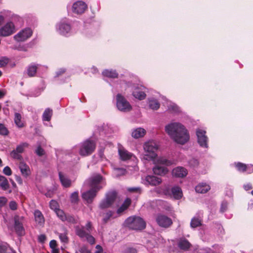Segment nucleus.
<instances>
[{"instance_id": "f257e3e1", "label": "nucleus", "mask_w": 253, "mask_h": 253, "mask_svg": "<svg viewBox=\"0 0 253 253\" xmlns=\"http://www.w3.org/2000/svg\"><path fill=\"white\" fill-rule=\"evenodd\" d=\"M166 131L176 143L184 144L189 139L187 130L183 125L178 123H173L166 126Z\"/></svg>"}, {"instance_id": "f03ea898", "label": "nucleus", "mask_w": 253, "mask_h": 253, "mask_svg": "<svg viewBox=\"0 0 253 253\" xmlns=\"http://www.w3.org/2000/svg\"><path fill=\"white\" fill-rule=\"evenodd\" d=\"M143 148L146 154L143 156V159L148 161H154L157 156L156 152L159 146L154 141H149L145 142L143 145Z\"/></svg>"}, {"instance_id": "7ed1b4c3", "label": "nucleus", "mask_w": 253, "mask_h": 253, "mask_svg": "<svg viewBox=\"0 0 253 253\" xmlns=\"http://www.w3.org/2000/svg\"><path fill=\"white\" fill-rule=\"evenodd\" d=\"M125 224L128 228L135 230H141L146 227V223L140 217L133 216L128 217Z\"/></svg>"}, {"instance_id": "20e7f679", "label": "nucleus", "mask_w": 253, "mask_h": 253, "mask_svg": "<svg viewBox=\"0 0 253 253\" xmlns=\"http://www.w3.org/2000/svg\"><path fill=\"white\" fill-rule=\"evenodd\" d=\"M95 148V142L93 140L87 139L82 144L80 149V154L82 156L90 155L94 151Z\"/></svg>"}, {"instance_id": "39448f33", "label": "nucleus", "mask_w": 253, "mask_h": 253, "mask_svg": "<svg viewBox=\"0 0 253 253\" xmlns=\"http://www.w3.org/2000/svg\"><path fill=\"white\" fill-rule=\"evenodd\" d=\"M117 196V193L115 191L108 192L105 195V198L100 202L99 208L104 210L111 207L115 202Z\"/></svg>"}, {"instance_id": "423d86ee", "label": "nucleus", "mask_w": 253, "mask_h": 253, "mask_svg": "<svg viewBox=\"0 0 253 253\" xmlns=\"http://www.w3.org/2000/svg\"><path fill=\"white\" fill-rule=\"evenodd\" d=\"M117 106L119 110L123 112H128L132 109L129 103L120 94L117 95Z\"/></svg>"}, {"instance_id": "0eeeda50", "label": "nucleus", "mask_w": 253, "mask_h": 253, "mask_svg": "<svg viewBox=\"0 0 253 253\" xmlns=\"http://www.w3.org/2000/svg\"><path fill=\"white\" fill-rule=\"evenodd\" d=\"M156 221L158 225L163 228H168L172 224L171 219L163 214H158L156 217Z\"/></svg>"}, {"instance_id": "6e6552de", "label": "nucleus", "mask_w": 253, "mask_h": 253, "mask_svg": "<svg viewBox=\"0 0 253 253\" xmlns=\"http://www.w3.org/2000/svg\"><path fill=\"white\" fill-rule=\"evenodd\" d=\"M23 216L19 215H15L14 217V229L16 234L20 236H24L25 234V229L23 225Z\"/></svg>"}, {"instance_id": "1a4fd4ad", "label": "nucleus", "mask_w": 253, "mask_h": 253, "mask_svg": "<svg viewBox=\"0 0 253 253\" xmlns=\"http://www.w3.org/2000/svg\"><path fill=\"white\" fill-rule=\"evenodd\" d=\"M103 176L99 174H96L89 178V185L91 189L99 191L102 187L100 185L101 182L103 180Z\"/></svg>"}, {"instance_id": "9d476101", "label": "nucleus", "mask_w": 253, "mask_h": 253, "mask_svg": "<svg viewBox=\"0 0 253 253\" xmlns=\"http://www.w3.org/2000/svg\"><path fill=\"white\" fill-rule=\"evenodd\" d=\"M15 32V26L11 22H7L4 26L0 29V36L7 37Z\"/></svg>"}, {"instance_id": "9b49d317", "label": "nucleus", "mask_w": 253, "mask_h": 253, "mask_svg": "<svg viewBox=\"0 0 253 253\" xmlns=\"http://www.w3.org/2000/svg\"><path fill=\"white\" fill-rule=\"evenodd\" d=\"M206 131L200 129L196 131V135L198 138V142L199 145L203 147L207 148L208 138L206 135Z\"/></svg>"}, {"instance_id": "f8f14e48", "label": "nucleus", "mask_w": 253, "mask_h": 253, "mask_svg": "<svg viewBox=\"0 0 253 253\" xmlns=\"http://www.w3.org/2000/svg\"><path fill=\"white\" fill-rule=\"evenodd\" d=\"M32 33L31 29H25L15 35L14 39L18 42H24L31 37Z\"/></svg>"}, {"instance_id": "ddd939ff", "label": "nucleus", "mask_w": 253, "mask_h": 253, "mask_svg": "<svg viewBox=\"0 0 253 253\" xmlns=\"http://www.w3.org/2000/svg\"><path fill=\"white\" fill-rule=\"evenodd\" d=\"M87 8L86 3L82 1H78L74 3L72 6L73 12L77 14H82Z\"/></svg>"}, {"instance_id": "4468645a", "label": "nucleus", "mask_w": 253, "mask_h": 253, "mask_svg": "<svg viewBox=\"0 0 253 253\" xmlns=\"http://www.w3.org/2000/svg\"><path fill=\"white\" fill-rule=\"evenodd\" d=\"M234 166L237 170L240 172H247L249 174H251L253 172V165H246L241 162H237L234 163Z\"/></svg>"}, {"instance_id": "2eb2a0df", "label": "nucleus", "mask_w": 253, "mask_h": 253, "mask_svg": "<svg viewBox=\"0 0 253 253\" xmlns=\"http://www.w3.org/2000/svg\"><path fill=\"white\" fill-rule=\"evenodd\" d=\"M97 192L98 191L91 188L90 190L84 192L82 195V197L87 203L91 204L96 197Z\"/></svg>"}, {"instance_id": "dca6fc26", "label": "nucleus", "mask_w": 253, "mask_h": 253, "mask_svg": "<svg viewBox=\"0 0 253 253\" xmlns=\"http://www.w3.org/2000/svg\"><path fill=\"white\" fill-rule=\"evenodd\" d=\"M187 170L182 167H177L172 170V175L176 177H184L187 175Z\"/></svg>"}, {"instance_id": "f3484780", "label": "nucleus", "mask_w": 253, "mask_h": 253, "mask_svg": "<svg viewBox=\"0 0 253 253\" xmlns=\"http://www.w3.org/2000/svg\"><path fill=\"white\" fill-rule=\"evenodd\" d=\"M19 169L23 176L27 177L31 174L30 168L25 163L20 162L19 164Z\"/></svg>"}, {"instance_id": "a211bd4d", "label": "nucleus", "mask_w": 253, "mask_h": 253, "mask_svg": "<svg viewBox=\"0 0 253 253\" xmlns=\"http://www.w3.org/2000/svg\"><path fill=\"white\" fill-rule=\"evenodd\" d=\"M153 171L155 174L164 176L168 173L169 169L167 167L157 165L153 168Z\"/></svg>"}, {"instance_id": "6ab92c4d", "label": "nucleus", "mask_w": 253, "mask_h": 253, "mask_svg": "<svg viewBox=\"0 0 253 253\" xmlns=\"http://www.w3.org/2000/svg\"><path fill=\"white\" fill-rule=\"evenodd\" d=\"M71 31V26L69 24L61 23L58 25V31L59 33L63 36H67V35Z\"/></svg>"}, {"instance_id": "aec40b11", "label": "nucleus", "mask_w": 253, "mask_h": 253, "mask_svg": "<svg viewBox=\"0 0 253 253\" xmlns=\"http://www.w3.org/2000/svg\"><path fill=\"white\" fill-rule=\"evenodd\" d=\"M146 181L152 186H156L162 182V179L154 175H148L146 177Z\"/></svg>"}, {"instance_id": "412c9836", "label": "nucleus", "mask_w": 253, "mask_h": 253, "mask_svg": "<svg viewBox=\"0 0 253 253\" xmlns=\"http://www.w3.org/2000/svg\"><path fill=\"white\" fill-rule=\"evenodd\" d=\"M59 177L63 187L68 188L71 186V180L66 176L64 175L61 171L59 172Z\"/></svg>"}, {"instance_id": "4be33fe9", "label": "nucleus", "mask_w": 253, "mask_h": 253, "mask_svg": "<svg viewBox=\"0 0 253 253\" xmlns=\"http://www.w3.org/2000/svg\"><path fill=\"white\" fill-rule=\"evenodd\" d=\"M131 199L129 198H127L122 204L121 207L118 209L117 211V213L119 214H120L122 213H123L125 211L128 209V208L131 205Z\"/></svg>"}, {"instance_id": "5701e85b", "label": "nucleus", "mask_w": 253, "mask_h": 253, "mask_svg": "<svg viewBox=\"0 0 253 253\" xmlns=\"http://www.w3.org/2000/svg\"><path fill=\"white\" fill-rule=\"evenodd\" d=\"M145 134L146 130L144 128L138 127L132 131L131 136L134 138L138 139L143 137Z\"/></svg>"}, {"instance_id": "b1692460", "label": "nucleus", "mask_w": 253, "mask_h": 253, "mask_svg": "<svg viewBox=\"0 0 253 253\" xmlns=\"http://www.w3.org/2000/svg\"><path fill=\"white\" fill-rule=\"evenodd\" d=\"M210 186L206 184L201 183L198 184L195 187L196 192L201 194L207 193L210 190Z\"/></svg>"}, {"instance_id": "393cba45", "label": "nucleus", "mask_w": 253, "mask_h": 253, "mask_svg": "<svg viewBox=\"0 0 253 253\" xmlns=\"http://www.w3.org/2000/svg\"><path fill=\"white\" fill-rule=\"evenodd\" d=\"M171 191L174 199L179 200L182 198V191L179 186H174L171 188Z\"/></svg>"}, {"instance_id": "a878e982", "label": "nucleus", "mask_w": 253, "mask_h": 253, "mask_svg": "<svg viewBox=\"0 0 253 253\" xmlns=\"http://www.w3.org/2000/svg\"><path fill=\"white\" fill-rule=\"evenodd\" d=\"M35 219L36 222L40 225H42L44 222V217L41 211L36 210L34 212Z\"/></svg>"}, {"instance_id": "bb28decb", "label": "nucleus", "mask_w": 253, "mask_h": 253, "mask_svg": "<svg viewBox=\"0 0 253 253\" xmlns=\"http://www.w3.org/2000/svg\"><path fill=\"white\" fill-rule=\"evenodd\" d=\"M102 75L106 77L110 78H117L118 74L116 70L106 69L102 72Z\"/></svg>"}, {"instance_id": "cd10ccee", "label": "nucleus", "mask_w": 253, "mask_h": 253, "mask_svg": "<svg viewBox=\"0 0 253 253\" xmlns=\"http://www.w3.org/2000/svg\"><path fill=\"white\" fill-rule=\"evenodd\" d=\"M38 69V65L32 64L30 65L27 68V74L30 77H34L36 76Z\"/></svg>"}, {"instance_id": "c85d7f7f", "label": "nucleus", "mask_w": 253, "mask_h": 253, "mask_svg": "<svg viewBox=\"0 0 253 253\" xmlns=\"http://www.w3.org/2000/svg\"><path fill=\"white\" fill-rule=\"evenodd\" d=\"M119 153L121 159L123 161L130 159L132 156L131 153L125 149H120L119 150Z\"/></svg>"}, {"instance_id": "c756f323", "label": "nucleus", "mask_w": 253, "mask_h": 253, "mask_svg": "<svg viewBox=\"0 0 253 253\" xmlns=\"http://www.w3.org/2000/svg\"><path fill=\"white\" fill-rule=\"evenodd\" d=\"M22 116L19 113L14 114V123L19 128L23 127L25 126L24 124L21 121Z\"/></svg>"}, {"instance_id": "7c9ffc66", "label": "nucleus", "mask_w": 253, "mask_h": 253, "mask_svg": "<svg viewBox=\"0 0 253 253\" xmlns=\"http://www.w3.org/2000/svg\"><path fill=\"white\" fill-rule=\"evenodd\" d=\"M0 187L3 190H6L9 188V184L6 178L0 175Z\"/></svg>"}, {"instance_id": "2f4dec72", "label": "nucleus", "mask_w": 253, "mask_h": 253, "mask_svg": "<svg viewBox=\"0 0 253 253\" xmlns=\"http://www.w3.org/2000/svg\"><path fill=\"white\" fill-rule=\"evenodd\" d=\"M132 95L135 98H137L140 100L145 99L146 96L144 92L140 91L138 89H135L133 91Z\"/></svg>"}, {"instance_id": "473e14b6", "label": "nucleus", "mask_w": 253, "mask_h": 253, "mask_svg": "<svg viewBox=\"0 0 253 253\" xmlns=\"http://www.w3.org/2000/svg\"><path fill=\"white\" fill-rule=\"evenodd\" d=\"M52 115V110L49 108H46L42 115V120L45 121H49Z\"/></svg>"}, {"instance_id": "72a5a7b5", "label": "nucleus", "mask_w": 253, "mask_h": 253, "mask_svg": "<svg viewBox=\"0 0 253 253\" xmlns=\"http://www.w3.org/2000/svg\"><path fill=\"white\" fill-rule=\"evenodd\" d=\"M191 246L190 243L188 240L184 239L181 240L178 243V247L182 250H187Z\"/></svg>"}, {"instance_id": "f704fd0d", "label": "nucleus", "mask_w": 253, "mask_h": 253, "mask_svg": "<svg viewBox=\"0 0 253 253\" xmlns=\"http://www.w3.org/2000/svg\"><path fill=\"white\" fill-rule=\"evenodd\" d=\"M158 165H164L167 166H169L172 165L173 163L171 161L165 158L160 157L157 160Z\"/></svg>"}, {"instance_id": "c9c22d12", "label": "nucleus", "mask_w": 253, "mask_h": 253, "mask_svg": "<svg viewBox=\"0 0 253 253\" xmlns=\"http://www.w3.org/2000/svg\"><path fill=\"white\" fill-rule=\"evenodd\" d=\"M75 229L76 234L81 238L85 237L88 233L85 231L84 227L81 228L79 226H76Z\"/></svg>"}, {"instance_id": "e433bc0d", "label": "nucleus", "mask_w": 253, "mask_h": 253, "mask_svg": "<svg viewBox=\"0 0 253 253\" xmlns=\"http://www.w3.org/2000/svg\"><path fill=\"white\" fill-rule=\"evenodd\" d=\"M202 225V221L198 218L194 217L191 219L190 226L192 228H196Z\"/></svg>"}, {"instance_id": "4c0bfd02", "label": "nucleus", "mask_w": 253, "mask_h": 253, "mask_svg": "<svg viewBox=\"0 0 253 253\" xmlns=\"http://www.w3.org/2000/svg\"><path fill=\"white\" fill-rule=\"evenodd\" d=\"M149 106L151 109L157 110L160 108V104L158 100H151L149 102Z\"/></svg>"}, {"instance_id": "58836bf2", "label": "nucleus", "mask_w": 253, "mask_h": 253, "mask_svg": "<svg viewBox=\"0 0 253 253\" xmlns=\"http://www.w3.org/2000/svg\"><path fill=\"white\" fill-rule=\"evenodd\" d=\"M29 146V144L26 142H23L18 146H17L16 149L15 150L19 153V154H21L24 151V149L26 147H28Z\"/></svg>"}, {"instance_id": "ea45409f", "label": "nucleus", "mask_w": 253, "mask_h": 253, "mask_svg": "<svg viewBox=\"0 0 253 253\" xmlns=\"http://www.w3.org/2000/svg\"><path fill=\"white\" fill-rule=\"evenodd\" d=\"M10 157L15 160H18L19 161H22L23 160V157L22 155L16 152L15 150H13L10 153Z\"/></svg>"}, {"instance_id": "a19ab883", "label": "nucleus", "mask_w": 253, "mask_h": 253, "mask_svg": "<svg viewBox=\"0 0 253 253\" xmlns=\"http://www.w3.org/2000/svg\"><path fill=\"white\" fill-rule=\"evenodd\" d=\"M71 202L72 203H78L79 201V193L78 192H73L70 196Z\"/></svg>"}, {"instance_id": "79ce46f5", "label": "nucleus", "mask_w": 253, "mask_h": 253, "mask_svg": "<svg viewBox=\"0 0 253 253\" xmlns=\"http://www.w3.org/2000/svg\"><path fill=\"white\" fill-rule=\"evenodd\" d=\"M9 134V131L7 128L2 124H0V134L6 136Z\"/></svg>"}, {"instance_id": "37998d69", "label": "nucleus", "mask_w": 253, "mask_h": 253, "mask_svg": "<svg viewBox=\"0 0 253 253\" xmlns=\"http://www.w3.org/2000/svg\"><path fill=\"white\" fill-rule=\"evenodd\" d=\"M59 237L62 242L65 243H68L69 239L67 236V232L66 231L63 233H60L59 235Z\"/></svg>"}, {"instance_id": "c03bdc74", "label": "nucleus", "mask_w": 253, "mask_h": 253, "mask_svg": "<svg viewBox=\"0 0 253 253\" xmlns=\"http://www.w3.org/2000/svg\"><path fill=\"white\" fill-rule=\"evenodd\" d=\"M113 212L111 211H107L104 215V218H103V221L104 223H106L108 222L110 218L113 216Z\"/></svg>"}, {"instance_id": "a18cd8bd", "label": "nucleus", "mask_w": 253, "mask_h": 253, "mask_svg": "<svg viewBox=\"0 0 253 253\" xmlns=\"http://www.w3.org/2000/svg\"><path fill=\"white\" fill-rule=\"evenodd\" d=\"M9 61L8 58L6 57H2L0 58V68L5 67Z\"/></svg>"}, {"instance_id": "49530a36", "label": "nucleus", "mask_w": 253, "mask_h": 253, "mask_svg": "<svg viewBox=\"0 0 253 253\" xmlns=\"http://www.w3.org/2000/svg\"><path fill=\"white\" fill-rule=\"evenodd\" d=\"M57 216L62 221H64L65 219L66 214L64 213L63 211L58 209L55 211Z\"/></svg>"}, {"instance_id": "de8ad7c7", "label": "nucleus", "mask_w": 253, "mask_h": 253, "mask_svg": "<svg viewBox=\"0 0 253 253\" xmlns=\"http://www.w3.org/2000/svg\"><path fill=\"white\" fill-rule=\"evenodd\" d=\"M49 206H50V208H51V209H52L55 211H56L59 209H58V204L57 202L55 200H52L50 202Z\"/></svg>"}, {"instance_id": "09e8293b", "label": "nucleus", "mask_w": 253, "mask_h": 253, "mask_svg": "<svg viewBox=\"0 0 253 253\" xmlns=\"http://www.w3.org/2000/svg\"><path fill=\"white\" fill-rule=\"evenodd\" d=\"M35 153L40 157H42L45 154L44 149L41 146H39L37 147V149L35 150Z\"/></svg>"}, {"instance_id": "8fccbe9b", "label": "nucleus", "mask_w": 253, "mask_h": 253, "mask_svg": "<svg viewBox=\"0 0 253 253\" xmlns=\"http://www.w3.org/2000/svg\"><path fill=\"white\" fill-rule=\"evenodd\" d=\"M67 221L68 222H70L71 223H76V221L74 217L72 215H69V214H66L65 216V219H64V221Z\"/></svg>"}, {"instance_id": "3c124183", "label": "nucleus", "mask_w": 253, "mask_h": 253, "mask_svg": "<svg viewBox=\"0 0 253 253\" xmlns=\"http://www.w3.org/2000/svg\"><path fill=\"white\" fill-rule=\"evenodd\" d=\"M189 165L192 167H197L199 164L198 160L195 158H192L189 161Z\"/></svg>"}, {"instance_id": "603ef678", "label": "nucleus", "mask_w": 253, "mask_h": 253, "mask_svg": "<svg viewBox=\"0 0 253 253\" xmlns=\"http://www.w3.org/2000/svg\"><path fill=\"white\" fill-rule=\"evenodd\" d=\"M127 191L131 193H141V189L140 187H129L128 188Z\"/></svg>"}, {"instance_id": "864d4df0", "label": "nucleus", "mask_w": 253, "mask_h": 253, "mask_svg": "<svg viewBox=\"0 0 253 253\" xmlns=\"http://www.w3.org/2000/svg\"><path fill=\"white\" fill-rule=\"evenodd\" d=\"M7 202V199L5 197H0V211L1 208L4 207Z\"/></svg>"}, {"instance_id": "5fc2aeb1", "label": "nucleus", "mask_w": 253, "mask_h": 253, "mask_svg": "<svg viewBox=\"0 0 253 253\" xmlns=\"http://www.w3.org/2000/svg\"><path fill=\"white\" fill-rule=\"evenodd\" d=\"M3 172L4 174L7 176H10L12 174V170L8 166H6L4 168Z\"/></svg>"}, {"instance_id": "6e6d98bb", "label": "nucleus", "mask_w": 253, "mask_h": 253, "mask_svg": "<svg viewBox=\"0 0 253 253\" xmlns=\"http://www.w3.org/2000/svg\"><path fill=\"white\" fill-rule=\"evenodd\" d=\"M87 242L89 243L90 244H94L95 243V239L94 238L90 235L89 233H88L86 236L85 237Z\"/></svg>"}, {"instance_id": "4d7b16f0", "label": "nucleus", "mask_w": 253, "mask_h": 253, "mask_svg": "<svg viewBox=\"0 0 253 253\" xmlns=\"http://www.w3.org/2000/svg\"><path fill=\"white\" fill-rule=\"evenodd\" d=\"M9 208L12 211H15L17 209V204L16 202L14 201L9 202Z\"/></svg>"}, {"instance_id": "13d9d810", "label": "nucleus", "mask_w": 253, "mask_h": 253, "mask_svg": "<svg viewBox=\"0 0 253 253\" xmlns=\"http://www.w3.org/2000/svg\"><path fill=\"white\" fill-rule=\"evenodd\" d=\"M66 72V70L65 69H60L58 70L55 73V77H58L63 74H64Z\"/></svg>"}, {"instance_id": "bf43d9fd", "label": "nucleus", "mask_w": 253, "mask_h": 253, "mask_svg": "<svg viewBox=\"0 0 253 253\" xmlns=\"http://www.w3.org/2000/svg\"><path fill=\"white\" fill-rule=\"evenodd\" d=\"M85 228H86V230L88 231V233H90V232L92 229V224L90 221H88L87 222V223L85 225Z\"/></svg>"}, {"instance_id": "052dcab7", "label": "nucleus", "mask_w": 253, "mask_h": 253, "mask_svg": "<svg viewBox=\"0 0 253 253\" xmlns=\"http://www.w3.org/2000/svg\"><path fill=\"white\" fill-rule=\"evenodd\" d=\"M57 246V242L55 240L50 241L49 243V246L51 249L55 248Z\"/></svg>"}, {"instance_id": "680f3d73", "label": "nucleus", "mask_w": 253, "mask_h": 253, "mask_svg": "<svg viewBox=\"0 0 253 253\" xmlns=\"http://www.w3.org/2000/svg\"><path fill=\"white\" fill-rule=\"evenodd\" d=\"M7 251V247L5 245L0 246V253H5Z\"/></svg>"}, {"instance_id": "e2e57ef3", "label": "nucleus", "mask_w": 253, "mask_h": 253, "mask_svg": "<svg viewBox=\"0 0 253 253\" xmlns=\"http://www.w3.org/2000/svg\"><path fill=\"white\" fill-rule=\"evenodd\" d=\"M46 240V236L45 235L42 234L39 236V241L40 242L43 243Z\"/></svg>"}, {"instance_id": "0e129e2a", "label": "nucleus", "mask_w": 253, "mask_h": 253, "mask_svg": "<svg viewBox=\"0 0 253 253\" xmlns=\"http://www.w3.org/2000/svg\"><path fill=\"white\" fill-rule=\"evenodd\" d=\"M125 253H137V251L135 249L128 248L126 250Z\"/></svg>"}, {"instance_id": "69168bd1", "label": "nucleus", "mask_w": 253, "mask_h": 253, "mask_svg": "<svg viewBox=\"0 0 253 253\" xmlns=\"http://www.w3.org/2000/svg\"><path fill=\"white\" fill-rule=\"evenodd\" d=\"M104 149L101 148L98 151V155L100 158L103 159L104 158Z\"/></svg>"}, {"instance_id": "338daca9", "label": "nucleus", "mask_w": 253, "mask_h": 253, "mask_svg": "<svg viewBox=\"0 0 253 253\" xmlns=\"http://www.w3.org/2000/svg\"><path fill=\"white\" fill-rule=\"evenodd\" d=\"M244 188L245 190L248 191L253 188L252 184H247L244 185Z\"/></svg>"}, {"instance_id": "774afa93", "label": "nucleus", "mask_w": 253, "mask_h": 253, "mask_svg": "<svg viewBox=\"0 0 253 253\" xmlns=\"http://www.w3.org/2000/svg\"><path fill=\"white\" fill-rule=\"evenodd\" d=\"M81 253H90V251L85 248H82L81 250Z\"/></svg>"}]
</instances>
